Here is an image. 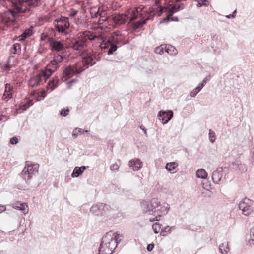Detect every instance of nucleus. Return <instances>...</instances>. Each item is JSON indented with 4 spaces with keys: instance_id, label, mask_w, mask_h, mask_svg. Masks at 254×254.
Segmentation results:
<instances>
[{
    "instance_id": "obj_1",
    "label": "nucleus",
    "mask_w": 254,
    "mask_h": 254,
    "mask_svg": "<svg viewBox=\"0 0 254 254\" xmlns=\"http://www.w3.org/2000/svg\"><path fill=\"white\" fill-rule=\"evenodd\" d=\"M64 57L62 55L58 54H54L53 59L47 65L45 71L31 78L29 81V85L33 88L38 86L43 77H45V82H46L52 73L59 67V64L62 63Z\"/></svg>"
},
{
    "instance_id": "obj_2",
    "label": "nucleus",
    "mask_w": 254,
    "mask_h": 254,
    "mask_svg": "<svg viewBox=\"0 0 254 254\" xmlns=\"http://www.w3.org/2000/svg\"><path fill=\"white\" fill-rule=\"evenodd\" d=\"M121 237L122 235L117 233H107L102 239L99 254H112L121 241Z\"/></svg>"
},
{
    "instance_id": "obj_3",
    "label": "nucleus",
    "mask_w": 254,
    "mask_h": 254,
    "mask_svg": "<svg viewBox=\"0 0 254 254\" xmlns=\"http://www.w3.org/2000/svg\"><path fill=\"white\" fill-rule=\"evenodd\" d=\"M11 4L18 12L25 13L30 11L31 8L38 6L40 0H4Z\"/></svg>"
},
{
    "instance_id": "obj_4",
    "label": "nucleus",
    "mask_w": 254,
    "mask_h": 254,
    "mask_svg": "<svg viewBox=\"0 0 254 254\" xmlns=\"http://www.w3.org/2000/svg\"><path fill=\"white\" fill-rule=\"evenodd\" d=\"M38 164H33L29 161L26 162L25 166L21 172V177L26 183H29L33 176L38 172Z\"/></svg>"
},
{
    "instance_id": "obj_5",
    "label": "nucleus",
    "mask_w": 254,
    "mask_h": 254,
    "mask_svg": "<svg viewBox=\"0 0 254 254\" xmlns=\"http://www.w3.org/2000/svg\"><path fill=\"white\" fill-rule=\"evenodd\" d=\"M158 199L154 198L150 201L143 200L141 203L142 211L147 214L155 216L156 209L159 206Z\"/></svg>"
},
{
    "instance_id": "obj_6",
    "label": "nucleus",
    "mask_w": 254,
    "mask_h": 254,
    "mask_svg": "<svg viewBox=\"0 0 254 254\" xmlns=\"http://www.w3.org/2000/svg\"><path fill=\"white\" fill-rule=\"evenodd\" d=\"M240 210L244 215L248 216L254 211V202L247 198H244L239 204Z\"/></svg>"
},
{
    "instance_id": "obj_7",
    "label": "nucleus",
    "mask_w": 254,
    "mask_h": 254,
    "mask_svg": "<svg viewBox=\"0 0 254 254\" xmlns=\"http://www.w3.org/2000/svg\"><path fill=\"white\" fill-rule=\"evenodd\" d=\"M56 22L57 24L55 26L57 30L63 34L67 35L68 33L66 29L68 28L70 25L68 18L62 16L60 19L55 20V22Z\"/></svg>"
},
{
    "instance_id": "obj_8",
    "label": "nucleus",
    "mask_w": 254,
    "mask_h": 254,
    "mask_svg": "<svg viewBox=\"0 0 254 254\" xmlns=\"http://www.w3.org/2000/svg\"><path fill=\"white\" fill-rule=\"evenodd\" d=\"M158 205L159 206L157 207V208L156 209L155 217L153 218H150V222L159 221L161 216L166 215L170 209L169 205L167 203L164 202L163 204H161L159 201Z\"/></svg>"
},
{
    "instance_id": "obj_9",
    "label": "nucleus",
    "mask_w": 254,
    "mask_h": 254,
    "mask_svg": "<svg viewBox=\"0 0 254 254\" xmlns=\"http://www.w3.org/2000/svg\"><path fill=\"white\" fill-rule=\"evenodd\" d=\"M110 207L103 203H97L93 205L90 208V212L96 215H103L106 214L110 210Z\"/></svg>"
},
{
    "instance_id": "obj_10",
    "label": "nucleus",
    "mask_w": 254,
    "mask_h": 254,
    "mask_svg": "<svg viewBox=\"0 0 254 254\" xmlns=\"http://www.w3.org/2000/svg\"><path fill=\"white\" fill-rule=\"evenodd\" d=\"M158 116L159 120L164 124L167 123L171 119L173 116V112L171 110L167 111H160Z\"/></svg>"
},
{
    "instance_id": "obj_11",
    "label": "nucleus",
    "mask_w": 254,
    "mask_h": 254,
    "mask_svg": "<svg viewBox=\"0 0 254 254\" xmlns=\"http://www.w3.org/2000/svg\"><path fill=\"white\" fill-rule=\"evenodd\" d=\"M49 43L52 51L59 52L64 48V44L63 42L54 40L53 38L49 39Z\"/></svg>"
},
{
    "instance_id": "obj_12",
    "label": "nucleus",
    "mask_w": 254,
    "mask_h": 254,
    "mask_svg": "<svg viewBox=\"0 0 254 254\" xmlns=\"http://www.w3.org/2000/svg\"><path fill=\"white\" fill-rule=\"evenodd\" d=\"M82 62L84 66L86 68L92 66L96 64V62L94 60L93 56L89 53H87L83 57Z\"/></svg>"
},
{
    "instance_id": "obj_13",
    "label": "nucleus",
    "mask_w": 254,
    "mask_h": 254,
    "mask_svg": "<svg viewBox=\"0 0 254 254\" xmlns=\"http://www.w3.org/2000/svg\"><path fill=\"white\" fill-rule=\"evenodd\" d=\"M223 171L222 168H218L213 171L212 178L215 184H218L221 182L223 176Z\"/></svg>"
},
{
    "instance_id": "obj_14",
    "label": "nucleus",
    "mask_w": 254,
    "mask_h": 254,
    "mask_svg": "<svg viewBox=\"0 0 254 254\" xmlns=\"http://www.w3.org/2000/svg\"><path fill=\"white\" fill-rule=\"evenodd\" d=\"M142 162L139 159H131L129 161L128 165L134 171L139 170L142 167Z\"/></svg>"
},
{
    "instance_id": "obj_15",
    "label": "nucleus",
    "mask_w": 254,
    "mask_h": 254,
    "mask_svg": "<svg viewBox=\"0 0 254 254\" xmlns=\"http://www.w3.org/2000/svg\"><path fill=\"white\" fill-rule=\"evenodd\" d=\"M12 207L15 209L22 211L24 214H26L28 212V205L25 203H14L12 204Z\"/></svg>"
},
{
    "instance_id": "obj_16",
    "label": "nucleus",
    "mask_w": 254,
    "mask_h": 254,
    "mask_svg": "<svg viewBox=\"0 0 254 254\" xmlns=\"http://www.w3.org/2000/svg\"><path fill=\"white\" fill-rule=\"evenodd\" d=\"M83 37H86L90 41L95 40L96 39L102 40L103 37L101 35H95L93 33L90 31H85L82 32Z\"/></svg>"
},
{
    "instance_id": "obj_17",
    "label": "nucleus",
    "mask_w": 254,
    "mask_h": 254,
    "mask_svg": "<svg viewBox=\"0 0 254 254\" xmlns=\"http://www.w3.org/2000/svg\"><path fill=\"white\" fill-rule=\"evenodd\" d=\"M128 18L129 17L125 14H119L115 16L113 20L117 24L121 25L124 24Z\"/></svg>"
},
{
    "instance_id": "obj_18",
    "label": "nucleus",
    "mask_w": 254,
    "mask_h": 254,
    "mask_svg": "<svg viewBox=\"0 0 254 254\" xmlns=\"http://www.w3.org/2000/svg\"><path fill=\"white\" fill-rule=\"evenodd\" d=\"M71 47L74 50L81 51L83 49L84 46L78 39H75L72 41Z\"/></svg>"
},
{
    "instance_id": "obj_19",
    "label": "nucleus",
    "mask_w": 254,
    "mask_h": 254,
    "mask_svg": "<svg viewBox=\"0 0 254 254\" xmlns=\"http://www.w3.org/2000/svg\"><path fill=\"white\" fill-rule=\"evenodd\" d=\"M63 74L64 76H66L67 78H71L74 75H76V73H75L73 66L69 65L64 69L63 71Z\"/></svg>"
},
{
    "instance_id": "obj_20",
    "label": "nucleus",
    "mask_w": 254,
    "mask_h": 254,
    "mask_svg": "<svg viewBox=\"0 0 254 254\" xmlns=\"http://www.w3.org/2000/svg\"><path fill=\"white\" fill-rule=\"evenodd\" d=\"M59 81L58 77L57 76L54 77L52 80L49 81L47 86L48 90H50L51 91H53L58 86Z\"/></svg>"
},
{
    "instance_id": "obj_21",
    "label": "nucleus",
    "mask_w": 254,
    "mask_h": 254,
    "mask_svg": "<svg viewBox=\"0 0 254 254\" xmlns=\"http://www.w3.org/2000/svg\"><path fill=\"white\" fill-rule=\"evenodd\" d=\"M120 35V34L118 33L117 32H114L113 33H112L111 36L109 38L108 40V43L109 44H118L120 42V39H118V36Z\"/></svg>"
},
{
    "instance_id": "obj_22",
    "label": "nucleus",
    "mask_w": 254,
    "mask_h": 254,
    "mask_svg": "<svg viewBox=\"0 0 254 254\" xmlns=\"http://www.w3.org/2000/svg\"><path fill=\"white\" fill-rule=\"evenodd\" d=\"M82 62H77L72 65L76 74H80L84 70Z\"/></svg>"
},
{
    "instance_id": "obj_23",
    "label": "nucleus",
    "mask_w": 254,
    "mask_h": 254,
    "mask_svg": "<svg viewBox=\"0 0 254 254\" xmlns=\"http://www.w3.org/2000/svg\"><path fill=\"white\" fill-rule=\"evenodd\" d=\"M86 166H82L81 167H76L74 168L73 172L72 173L71 176L74 177H77L81 174L86 169Z\"/></svg>"
},
{
    "instance_id": "obj_24",
    "label": "nucleus",
    "mask_w": 254,
    "mask_h": 254,
    "mask_svg": "<svg viewBox=\"0 0 254 254\" xmlns=\"http://www.w3.org/2000/svg\"><path fill=\"white\" fill-rule=\"evenodd\" d=\"M219 249L220 252L222 254H226L230 250V248L228 246V242L226 243H222L219 246Z\"/></svg>"
},
{
    "instance_id": "obj_25",
    "label": "nucleus",
    "mask_w": 254,
    "mask_h": 254,
    "mask_svg": "<svg viewBox=\"0 0 254 254\" xmlns=\"http://www.w3.org/2000/svg\"><path fill=\"white\" fill-rule=\"evenodd\" d=\"M152 16L150 15L149 17H147V18L143 20L142 21H139L134 23L133 27L135 29H138L142 27L146 22L147 20L152 19Z\"/></svg>"
},
{
    "instance_id": "obj_26",
    "label": "nucleus",
    "mask_w": 254,
    "mask_h": 254,
    "mask_svg": "<svg viewBox=\"0 0 254 254\" xmlns=\"http://www.w3.org/2000/svg\"><path fill=\"white\" fill-rule=\"evenodd\" d=\"M196 175L197 178L205 179L207 177V173L203 169H199L196 171Z\"/></svg>"
},
{
    "instance_id": "obj_27",
    "label": "nucleus",
    "mask_w": 254,
    "mask_h": 254,
    "mask_svg": "<svg viewBox=\"0 0 254 254\" xmlns=\"http://www.w3.org/2000/svg\"><path fill=\"white\" fill-rule=\"evenodd\" d=\"M184 8L183 4H179L178 6L175 5L172 7V8L169 10V12H170V15L172 16L173 14L181 9H183Z\"/></svg>"
},
{
    "instance_id": "obj_28",
    "label": "nucleus",
    "mask_w": 254,
    "mask_h": 254,
    "mask_svg": "<svg viewBox=\"0 0 254 254\" xmlns=\"http://www.w3.org/2000/svg\"><path fill=\"white\" fill-rule=\"evenodd\" d=\"M174 228V227L166 226L163 228L160 234L162 236H166L168 234H170L172 232V230Z\"/></svg>"
},
{
    "instance_id": "obj_29",
    "label": "nucleus",
    "mask_w": 254,
    "mask_h": 254,
    "mask_svg": "<svg viewBox=\"0 0 254 254\" xmlns=\"http://www.w3.org/2000/svg\"><path fill=\"white\" fill-rule=\"evenodd\" d=\"M165 51L170 54L176 55L178 52L177 49L173 46L169 45L168 47H165Z\"/></svg>"
},
{
    "instance_id": "obj_30",
    "label": "nucleus",
    "mask_w": 254,
    "mask_h": 254,
    "mask_svg": "<svg viewBox=\"0 0 254 254\" xmlns=\"http://www.w3.org/2000/svg\"><path fill=\"white\" fill-rule=\"evenodd\" d=\"M31 35L32 31L29 29H26L25 31L21 35L20 40H24Z\"/></svg>"
},
{
    "instance_id": "obj_31",
    "label": "nucleus",
    "mask_w": 254,
    "mask_h": 254,
    "mask_svg": "<svg viewBox=\"0 0 254 254\" xmlns=\"http://www.w3.org/2000/svg\"><path fill=\"white\" fill-rule=\"evenodd\" d=\"M177 163L176 162L168 163L166 165L165 168L167 170L171 171L174 170L177 167Z\"/></svg>"
},
{
    "instance_id": "obj_32",
    "label": "nucleus",
    "mask_w": 254,
    "mask_h": 254,
    "mask_svg": "<svg viewBox=\"0 0 254 254\" xmlns=\"http://www.w3.org/2000/svg\"><path fill=\"white\" fill-rule=\"evenodd\" d=\"M117 49V44L114 43L110 44V48L108 50V54L109 55H112Z\"/></svg>"
},
{
    "instance_id": "obj_33",
    "label": "nucleus",
    "mask_w": 254,
    "mask_h": 254,
    "mask_svg": "<svg viewBox=\"0 0 254 254\" xmlns=\"http://www.w3.org/2000/svg\"><path fill=\"white\" fill-rule=\"evenodd\" d=\"M83 134V132L81 128H75L73 131L72 135L74 138H76L79 134Z\"/></svg>"
},
{
    "instance_id": "obj_34",
    "label": "nucleus",
    "mask_w": 254,
    "mask_h": 254,
    "mask_svg": "<svg viewBox=\"0 0 254 254\" xmlns=\"http://www.w3.org/2000/svg\"><path fill=\"white\" fill-rule=\"evenodd\" d=\"M250 239L249 240V243L250 245L254 244V228H252L250 232Z\"/></svg>"
},
{
    "instance_id": "obj_35",
    "label": "nucleus",
    "mask_w": 254,
    "mask_h": 254,
    "mask_svg": "<svg viewBox=\"0 0 254 254\" xmlns=\"http://www.w3.org/2000/svg\"><path fill=\"white\" fill-rule=\"evenodd\" d=\"M78 39L83 44V45L85 46L86 45V43H87V41L88 40L86 37H83V35H82V32L80 33L78 36Z\"/></svg>"
},
{
    "instance_id": "obj_36",
    "label": "nucleus",
    "mask_w": 254,
    "mask_h": 254,
    "mask_svg": "<svg viewBox=\"0 0 254 254\" xmlns=\"http://www.w3.org/2000/svg\"><path fill=\"white\" fill-rule=\"evenodd\" d=\"M152 229L154 232L156 234L158 233L161 229V225L158 223H155L152 225Z\"/></svg>"
},
{
    "instance_id": "obj_37",
    "label": "nucleus",
    "mask_w": 254,
    "mask_h": 254,
    "mask_svg": "<svg viewBox=\"0 0 254 254\" xmlns=\"http://www.w3.org/2000/svg\"><path fill=\"white\" fill-rule=\"evenodd\" d=\"M12 96H13L12 93H8V92L6 93V92H4L3 95L2 96V99L3 100L7 101L9 99H11L12 98Z\"/></svg>"
},
{
    "instance_id": "obj_38",
    "label": "nucleus",
    "mask_w": 254,
    "mask_h": 254,
    "mask_svg": "<svg viewBox=\"0 0 254 254\" xmlns=\"http://www.w3.org/2000/svg\"><path fill=\"white\" fill-rule=\"evenodd\" d=\"M209 140L211 143H214L215 140V134L214 131L211 130H209Z\"/></svg>"
},
{
    "instance_id": "obj_39",
    "label": "nucleus",
    "mask_w": 254,
    "mask_h": 254,
    "mask_svg": "<svg viewBox=\"0 0 254 254\" xmlns=\"http://www.w3.org/2000/svg\"><path fill=\"white\" fill-rule=\"evenodd\" d=\"M13 48L14 50V54L19 53L21 51V45L19 43H15L13 45Z\"/></svg>"
},
{
    "instance_id": "obj_40",
    "label": "nucleus",
    "mask_w": 254,
    "mask_h": 254,
    "mask_svg": "<svg viewBox=\"0 0 254 254\" xmlns=\"http://www.w3.org/2000/svg\"><path fill=\"white\" fill-rule=\"evenodd\" d=\"M13 86H11L10 84L6 83L5 85V92H8L10 93H12V90H13Z\"/></svg>"
},
{
    "instance_id": "obj_41",
    "label": "nucleus",
    "mask_w": 254,
    "mask_h": 254,
    "mask_svg": "<svg viewBox=\"0 0 254 254\" xmlns=\"http://www.w3.org/2000/svg\"><path fill=\"white\" fill-rule=\"evenodd\" d=\"M154 7H151L149 8L148 11L147 12V15H148V17H149L150 15L152 16V19L153 18V15H151L152 13H154L155 9L157 8V4L156 3L155 5H154Z\"/></svg>"
},
{
    "instance_id": "obj_42",
    "label": "nucleus",
    "mask_w": 254,
    "mask_h": 254,
    "mask_svg": "<svg viewBox=\"0 0 254 254\" xmlns=\"http://www.w3.org/2000/svg\"><path fill=\"white\" fill-rule=\"evenodd\" d=\"M201 91L199 88L196 87L190 93V95L192 97H194Z\"/></svg>"
},
{
    "instance_id": "obj_43",
    "label": "nucleus",
    "mask_w": 254,
    "mask_h": 254,
    "mask_svg": "<svg viewBox=\"0 0 254 254\" xmlns=\"http://www.w3.org/2000/svg\"><path fill=\"white\" fill-rule=\"evenodd\" d=\"M102 43L100 44V48L102 49H106L110 46V44L108 43V41H107V42H105V41L103 40V38L102 40Z\"/></svg>"
},
{
    "instance_id": "obj_44",
    "label": "nucleus",
    "mask_w": 254,
    "mask_h": 254,
    "mask_svg": "<svg viewBox=\"0 0 254 254\" xmlns=\"http://www.w3.org/2000/svg\"><path fill=\"white\" fill-rule=\"evenodd\" d=\"M69 110L68 109H63L60 112V114L64 117L66 116L69 113Z\"/></svg>"
},
{
    "instance_id": "obj_45",
    "label": "nucleus",
    "mask_w": 254,
    "mask_h": 254,
    "mask_svg": "<svg viewBox=\"0 0 254 254\" xmlns=\"http://www.w3.org/2000/svg\"><path fill=\"white\" fill-rule=\"evenodd\" d=\"M154 51L156 53L160 54V55H162V54H163V52H164L163 48H161L160 47H156Z\"/></svg>"
},
{
    "instance_id": "obj_46",
    "label": "nucleus",
    "mask_w": 254,
    "mask_h": 254,
    "mask_svg": "<svg viewBox=\"0 0 254 254\" xmlns=\"http://www.w3.org/2000/svg\"><path fill=\"white\" fill-rule=\"evenodd\" d=\"M30 107V104H28V103H24L20 105V109L23 111L26 110L29 107Z\"/></svg>"
},
{
    "instance_id": "obj_47",
    "label": "nucleus",
    "mask_w": 254,
    "mask_h": 254,
    "mask_svg": "<svg viewBox=\"0 0 254 254\" xmlns=\"http://www.w3.org/2000/svg\"><path fill=\"white\" fill-rule=\"evenodd\" d=\"M10 68L11 66L9 64V61H8L7 63L3 66V70L5 71H8L10 70Z\"/></svg>"
},
{
    "instance_id": "obj_48",
    "label": "nucleus",
    "mask_w": 254,
    "mask_h": 254,
    "mask_svg": "<svg viewBox=\"0 0 254 254\" xmlns=\"http://www.w3.org/2000/svg\"><path fill=\"white\" fill-rule=\"evenodd\" d=\"M169 13V15L167 16L166 17H165L162 19V20L160 21L161 23L165 22H168L169 21L171 18V15H170V12Z\"/></svg>"
},
{
    "instance_id": "obj_49",
    "label": "nucleus",
    "mask_w": 254,
    "mask_h": 254,
    "mask_svg": "<svg viewBox=\"0 0 254 254\" xmlns=\"http://www.w3.org/2000/svg\"><path fill=\"white\" fill-rule=\"evenodd\" d=\"M167 10L166 7H162V6H159V15H160L162 13L165 12Z\"/></svg>"
},
{
    "instance_id": "obj_50",
    "label": "nucleus",
    "mask_w": 254,
    "mask_h": 254,
    "mask_svg": "<svg viewBox=\"0 0 254 254\" xmlns=\"http://www.w3.org/2000/svg\"><path fill=\"white\" fill-rule=\"evenodd\" d=\"M119 167L118 164H114L111 166L110 169L111 170H118Z\"/></svg>"
},
{
    "instance_id": "obj_51",
    "label": "nucleus",
    "mask_w": 254,
    "mask_h": 254,
    "mask_svg": "<svg viewBox=\"0 0 254 254\" xmlns=\"http://www.w3.org/2000/svg\"><path fill=\"white\" fill-rule=\"evenodd\" d=\"M10 143L12 144H15L18 143V139L17 138L14 137L10 139Z\"/></svg>"
},
{
    "instance_id": "obj_52",
    "label": "nucleus",
    "mask_w": 254,
    "mask_h": 254,
    "mask_svg": "<svg viewBox=\"0 0 254 254\" xmlns=\"http://www.w3.org/2000/svg\"><path fill=\"white\" fill-rule=\"evenodd\" d=\"M137 16L136 15L135 13L133 12V16L131 18H129V22H131V21L134 20L135 19H136L137 18Z\"/></svg>"
},
{
    "instance_id": "obj_53",
    "label": "nucleus",
    "mask_w": 254,
    "mask_h": 254,
    "mask_svg": "<svg viewBox=\"0 0 254 254\" xmlns=\"http://www.w3.org/2000/svg\"><path fill=\"white\" fill-rule=\"evenodd\" d=\"M154 244H149L147 246V249L148 251H151L152 250Z\"/></svg>"
},
{
    "instance_id": "obj_54",
    "label": "nucleus",
    "mask_w": 254,
    "mask_h": 254,
    "mask_svg": "<svg viewBox=\"0 0 254 254\" xmlns=\"http://www.w3.org/2000/svg\"><path fill=\"white\" fill-rule=\"evenodd\" d=\"M104 10L101 7L98 8V11H97V13L98 14L100 15H101L102 12H104Z\"/></svg>"
},
{
    "instance_id": "obj_55",
    "label": "nucleus",
    "mask_w": 254,
    "mask_h": 254,
    "mask_svg": "<svg viewBox=\"0 0 254 254\" xmlns=\"http://www.w3.org/2000/svg\"><path fill=\"white\" fill-rule=\"evenodd\" d=\"M14 9L16 11V12H15L13 10H12L11 11V13L12 14V15L14 17H15L17 13H19V12H17V11L14 8Z\"/></svg>"
},
{
    "instance_id": "obj_56",
    "label": "nucleus",
    "mask_w": 254,
    "mask_h": 254,
    "mask_svg": "<svg viewBox=\"0 0 254 254\" xmlns=\"http://www.w3.org/2000/svg\"><path fill=\"white\" fill-rule=\"evenodd\" d=\"M205 84H204L203 82L199 84V85H198V88H199L200 90H201L202 89V88L204 86Z\"/></svg>"
},
{
    "instance_id": "obj_57",
    "label": "nucleus",
    "mask_w": 254,
    "mask_h": 254,
    "mask_svg": "<svg viewBox=\"0 0 254 254\" xmlns=\"http://www.w3.org/2000/svg\"><path fill=\"white\" fill-rule=\"evenodd\" d=\"M140 128L141 129L144 130V134L145 135H147L146 130L145 129L144 126L142 125V126H140Z\"/></svg>"
},
{
    "instance_id": "obj_58",
    "label": "nucleus",
    "mask_w": 254,
    "mask_h": 254,
    "mask_svg": "<svg viewBox=\"0 0 254 254\" xmlns=\"http://www.w3.org/2000/svg\"><path fill=\"white\" fill-rule=\"evenodd\" d=\"M5 207L4 206H0V213L5 211Z\"/></svg>"
},
{
    "instance_id": "obj_59",
    "label": "nucleus",
    "mask_w": 254,
    "mask_h": 254,
    "mask_svg": "<svg viewBox=\"0 0 254 254\" xmlns=\"http://www.w3.org/2000/svg\"><path fill=\"white\" fill-rule=\"evenodd\" d=\"M209 80V78H208L207 77H205L202 82L204 84H206V83H207V82Z\"/></svg>"
},
{
    "instance_id": "obj_60",
    "label": "nucleus",
    "mask_w": 254,
    "mask_h": 254,
    "mask_svg": "<svg viewBox=\"0 0 254 254\" xmlns=\"http://www.w3.org/2000/svg\"><path fill=\"white\" fill-rule=\"evenodd\" d=\"M14 21H15V20H10V19H8V20H7L6 21V22L7 23V24H8V23H10V22L13 23Z\"/></svg>"
},
{
    "instance_id": "obj_61",
    "label": "nucleus",
    "mask_w": 254,
    "mask_h": 254,
    "mask_svg": "<svg viewBox=\"0 0 254 254\" xmlns=\"http://www.w3.org/2000/svg\"><path fill=\"white\" fill-rule=\"evenodd\" d=\"M46 38V35H45L44 33H42L41 34V39H42V40H43Z\"/></svg>"
},
{
    "instance_id": "obj_62",
    "label": "nucleus",
    "mask_w": 254,
    "mask_h": 254,
    "mask_svg": "<svg viewBox=\"0 0 254 254\" xmlns=\"http://www.w3.org/2000/svg\"><path fill=\"white\" fill-rule=\"evenodd\" d=\"M77 11H74L73 13L71 14V16L74 17L77 14Z\"/></svg>"
},
{
    "instance_id": "obj_63",
    "label": "nucleus",
    "mask_w": 254,
    "mask_h": 254,
    "mask_svg": "<svg viewBox=\"0 0 254 254\" xmlns=\"http://www.w3.org/2000/svg\"><path fill=\"white\" fill-rule=\"evenodd\" d=\"M233 16H234L232 15V14H229V15H226V17H227V18H233Z\"/></svg>"
},
{
    "instance_id": "obj_64",
    "label": "nucleus",
    "mask_w": 254,
    "mask_h": 254,
    "mask_svg": "<svg viewBox=\"0 0 254 254\" xmlns=\"http://www.w3.org/2000/svg\"><path fill=\"white\" fill-rule=\"evenodd\" d=\"M236 10H235L232 14V15H233V18H235L236 17Z\"/></svg>"
}]
</instances>
